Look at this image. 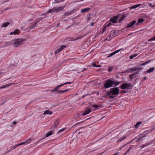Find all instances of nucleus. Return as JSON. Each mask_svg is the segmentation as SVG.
<instances>
[{
  "instance_id": "obj_10",
  "label": "nucleus",
  "mask_w": 155,
  "mask_h": 155,
  "mask_svg": "<svg viewBox=\"0 0 155 155\" xmlns=\"http://www.w3.org/2000/svg\"><path fill=\"white\" fill-rule=\"evenodd\" d=\"M142 69V68H141L140 67H138L137 68H130V70L132 72V71H135L137 70H141Z\"/></svg>"
},
{
  "instance_id": "obj_62",
  "label": "nucleus",
  "mask_w": 155,
  "mask_h": 155,
  "mask_svg": "<svg viewBox=\"0 0 155 155\" xmlns=\"http://www.w3.org/2000/svg\"><path fill=\"white\" fill-rule=\"evenodd\" d=\"M147 78V77L146 76L144 77V78H143V79L144 80H145L146 78Z\"/></svg>"
},
{
  "instance_id": "obj_53",
  "label": "nucleus",
  "mask_w": 155,
  "mask_h": 155,
  "mask_svg": "<svg viewBox=\"0 0 155 155\" xmlns=\"http://www.w3.org/2000/svg\"><path fill=\"white\" fill-rule=\"evenodd\" d=\"M7 87V86H2V87H0V88H1V89L4 88H5Z\"/></svg>"
},
{
  "instance_id": "obj_22",
  "label": "nucleus",
  "mask_w": 155,
  "mask_h": 155,
  "mask_svg": "<svg viewBox=\"0 0 155 155\" xmlns=\"http://www.w3.org/2000/svg\"><path fill=\"white\" fill-rule=\"evenodd\" d=\"M59 123V120H56L54 124V127L56 128Z\"/></svg>"
},
{
  "instance_id": "obj_29",
  "label": "nucleus",
  "mask_w": 155,
  "mask_h": 155,
  "mask_svg": "<svg viewBox=\"0 0 155 155\" xmlns=\"http://www.w3.org/2000/svg\"><path fill=\"white\" fill-rule=\"evenodd\" d=\"M125 16L124 15H123V16L121 17L120 19L119 20V22H121L123 19L125 18Z\"/></svg>"
},
{
  "instance_id": "obj_2",
  "label": "nucleus",
  "mask_w": 155,
  "mask_h": 155,
  "mask_svg": "<svg viewBox=\"0 0 155 155\" xmlns=\"http://www.w3.org/2000/svg\"><path fill=\"white\" fill-rule=\"evenodd\" d=\"M99 106V105H97L96 104L93 105L91 106H88L85 109L84 111L82 113V116H84L90 113L92 110V107H94L95 108H96L98 107Z\"/></svg>"
},
{
  "instance_id": "obj_18",
  "label": "nucleus",
  "mask_w": 155,
  "mask_h": 155,
  "mask_svg": "<svg viewBox=\"0 0 155 155\" xmlns=\"http://www.w3.org/2000/svg\"><path fill=\"white\" fill-rule=\"evenodd\" d=\"M54 131L53 130H51V131L48 132L46 135V137H48L50 136L52 134Z\"/></svg>"
},
{
  "instance_id": "obj_27",
  "label": "nucleus",
  "mask_w": 155,
  "mask_h": 155,
  "mask_svg": "<svg viewBox=\"0 0 155 155\" xmlns=\"http://www.w3.org/2000/svg\"><path fill=\"white\" fill-rule=\"evenodd\" d=\"M37 22H35L34 23H32L31 25L30 28H34L36 26L37 24Z\"/></svg>"
},
{
  "instance_id": "obj_52",
  "label": "nucleus",
  "mask_w": 155,
  "mask_h": 155,
  "mask_svg": "<svg viewBox=\"0 0 155 155\" xmlns=\"http://www.w3.org/2000/svg\"><path fill=\"white\" fill-rule=\"evenodd\" d=\"M132 55L134 57H136V56H137V54H134L133 55Z\"/></svg>"
},
{
  "instance_id": "obj_33",
  "label": "nucleus",
  "mask_w": 155,
  "mask_h": 155,
  "mask_svg": "<svg viewBox=\"0 0 155 155\" xmlns=\"http://www.w3.org/2000/svg\"><path fill=\"white\" fill-rule=\"evenodd\" d=\"M54 12H53V8L52 9H49L47 12V13H49Z\"/></svg>"
},
{
  "instance_id": "obj_47",
  "label": "nucleus",
  "mask_w": 155,
  "mask_h": 155,
  "mask_svg": "<svg viewBox=\"0 0 155 155\" xmlns=\"http://www.w3.org/2000/svg\"><path fill=\"white\" fill-rule=\"evenodd\" d=\"M80 38V37H78V38H75L73 40H71V41H75V40H77L78 39H79Z\"/></svg>"
},
{
  "instance_id": "obj_6",
  "label": "nucleus",
  "mask_w": 155,
  "mask_h": 155,
  "mask_svg": "<svg viewBox=\"0 0 155 155\" xmlns=\"http://www.w3.org/2000/svg\"><path fill=\"white\" fill-rule=\"evenodd\" d=\"M71 82H66V83H65L64 84H61L60 85H59L58 86H57L54 89H53V90H52L51 91V92H53V91H55L57 90H58V89H59V88L61 87H62V86L64 85H65V84H71Z\"/></svg>"
},
{
  "instance_id": "obj_15",
  "label": "nucleus",
  "mask_w": 155,
  "mask_h": 155,
  "mask_svg": "<svg viewBox=\"0 0 155 155\" xmlns=\"http://www.w3.org/2000/svg\"><path fill=\"white\" fill-rule=\"evenodd\" d=\"M154 67L151 68L147 71V72L148 73H151L154 71Z\"/></svg>"
},
{
  "instance_id": "obj_19",
  "label": "nucleus",
  "mask_w": 155,
  "mask_h": 155,
  "mask_svg": "<svg viewBox=\"0 0 155 155\" xmlns=\"http://www.w3.org/2000/svg\"><path fill=\"white\" fill-rule=\"evenodd\" d=\"M145 20L143 18H140L138 19V22L136 24L137 25H139V24L140 23H141Z\"/></svg>"
},
{
  "instance_id": "obj_50",
  "label": "nucleus",
  "mask_w": 155,
  "mask_h": 155,
  "mask_svg": "<svg viewBox=\"0 0 155 155\" xmlns=\"http://www.w3.org/2000/svg\"><path fill=\"white\" fill-rule=\"evenodd\" d=\"M130 68L128 69L126 71H125V72H129L130 71Z\"/></svg>"
},
{
  "instance_id": "obj_41",
  "label": "nucleus",
  "mask_w": 155,
  "mask_h": 155,
  "mask_svg": "<svg viewBox=\"0 0 155 155\" xmlns=\"http://www.w3.org/2000/svg\"><path fill=\"white\" fill-rule=\"evenodd\" d=\"M149 6H150L151 8H153L155 7V5L153 4H150Z\"/></svg>"
},
{
  "instance_id": "obj_8",
  "label": "nucleus",
  "mask_w": 155,
  "mask_h": 155,
  "mask_svg": "<svg viewBox=\"0 0 155 155\" xmlns=\"http://www.w3.org/2000/svg\"><path fill=\"white\" fill-rule=\"evenodd\" d=\"M119 17V15L117 16H114L110 18V21L112 22L113 23H116V21Z\"/></svg>"
},
{
  "instance_id": "obj_59",
  "label": "nucleus",
  "mask_w": 155,
  "mask_h": 155,
  "mask_svg": "<svg viewBox=\"0 0 155 155\" xmlns=\"http://www.w3.org/2000/svg\"><path fill=\"white\" fill-rule=\"evenodd\" d=\"M155 129V127H153L151 130V131H152V130H154Z\"/></svg>"
},
{
  "instance_id": "obj_24",
  "label": "nucleus",
  "mask_w": 155,
  "mask_h": 155,
  "mask_svg": "<svg viewBox=\"0 0 155 155\" xmlns=\"http://www.w3.org/2000/svg\"><path fill=\"white\" fill-rule=\"evenodd\" d=\"M141 124V122H137L136 124L134 125V127L136 128H137L139 127V125Z\"/></svg>"
},
{
  "instance_id": "obj_36",
  "label": "nucleus",
  "mask_w": 155,
  "mask_h": 155,
  "mask_svg": "<svg viewBox=\"0 0 155 155\" xmlns=\"http://www.w3.org/2000/svg\"><path fill=\"white\" fill-rule=\"evenodd\" d=\"M65 128H62V129H61L58 132V134H59V133H60L61 132H62L64 130H65Z\"/></svg>"
},
{
  "instance_id": "obj_20",
  "label": "nucleus",
  "mask_w": 155,
  "mask_h": 155,
  "mask_svg": "<svg viewBox=\"0 0 155 155\" xmlns=\"http://www.w3.org/2000/svg\"><path fill=\"white\" fill-rule=\"evenodd\" d=\"M112 85H114L115 86H118L120 84V83L119 81H113Z\"/></svg>"
},
{
  "instance_id": "obj_3",
  "label": "nucleus",
  "mask_w": 155,
  "mask_h": 155,
  "mask_svg": "<svg viewBox=\"0 0 155 155\" xmlns=\"http://www.w3.org/2000/svg\"><path fill=\"white\" fill-rule=\"evenodd\" d=\"M25 41L24 39L18 38L12 41V44L13 46L15 47L19 46L22 43V42Z\"/></svg>"
},
{
  "instance_id": "obj_28",
  "label": "nucleus",
  "mask_w": 155,
  "mask_h": 155,
  "mask_svg": "<svg viewBox=\"0 0 155 155\" xmlns=\"http://www.w3.org/2000/svg\"><path fill=\"white\" fill-rule=\"evenodd\" d=\"M28 142H29L28 140H26V142H22L21 143H20L19 144H18V146H20V145L24 144L27 143H28Z\"/></svg>"
},
{
  "instance_id": "obj_58",
  "label": "nucleus",
  "mask_w": 155,
  "mask_h": 155,
  "mask_svg": "<svg viewBox=\"0 0 155 155\" xmlns=\"http://www.w3.org/2000/svg\"><path fill=\"white\" fill-rule=\"evenodd\" d=\"M12 123H13V124H14V125H15L16 124V122H15V121H13L12 122Z\"/></svg>"
},
{
  "instance_id": "obj_14",
  "label": "nucleus",
  "mask_w": 155,
  "mask_h": 155,
  "mask_svg": "<svg viewBox=\"0 0 155 155\" xmlns=\"http://www.w3.org/2000/svg\"><path fill=\"white\" fill-rule=\"evenodd\" d=\"M52 114V113L51 111L47 110L45 111L43 114H48V115H51Z\"/></svg>"
},
{
  "instance_id": "obj_60",
  "label": "nucleus",
  "mask_w": 155,
  "mask_h": 155,
  "mask_svg": "<svg viewBox=\"0 0 155 155\" xmlns=\"http://www.w3.org/2000/svg\"><path fill=\"white\" fill-rule=\"evenodd\" d=\"M94 22L92 23H91V26H93V25H94Z\"/></svg>"
},
{
  "instance_id": "obj_55",
  "label": "nucleus",
  "mask_w": 155,
  "mask_h": 155,
  "mask_svg": "<svg viewBox=\"0 0 155 155\" xmlns=\"http://www.w3.org/2000/svg\"><path fill=\"white\" fill-rule=\"evenodd\" d=\"M139 73V72L138 71L137 72H136L134 73V74H135V75L136 74H137Z\"/></svg>"
},
{
  "instance_id": "obj_42",
  "label": "nucleus",
  "mask_w": 155,
  "mask_h": 155,
  "mask_svg": "<svg viewBox=\"0 0 155 155\" xmlns=\"http://www.w3.org/2000/svg\"><path fill=\"white\" fill-rule=\"evenodd\" d=\"M19 31V30L18 29H16L14 31V32L15 33V35L18 34V32Z\"/></svg>"
},
{
  "instance_id": "obj_40",
  "label": "nucleus",
  "mask_w": 155,
  "mask_h": 155,
  "mask_svg": "<svg viewBox=\"0 0 155 155\" xmlns=\"http://www.w3.org/2000/svg\"><path fill=\"white\" fill-rule=\"evenodd\" d=\"M114 95H110L109 97V99H111V98H114L115 97Z\"/></svg>"
},
{
  "instance_id": "obj_17",
  "label": "nucleus",
  "mask_w": 155,
  "mask_h": 155,
  "mask_svg": "<svg viewBox=\"0 0 155 155\" xmlns=\"http://www.w3.org/2000/svg\"><path fill=\"white\" fill-rule=\"evenodd\" d=\"M18 146V145H15L14 146H12L10 148L11 150H8L6 152V153H7L9 152H10V151H11L12 150H13L14 149H15V148H16Z\"/></svg>"
},
{
  "instance_id": "obj_4",
  "label": "nucleus",
  "mask_w": 155,
  "mask_h": 155,
  "mask_svg": "<svg viewBox=\"0 0 155 155\" xmlns=\"http://www.w3.org/2000/svg\"><path fill=\"white\" fill-rule=\"evenodd\" d=\"M120 87L121 89H130L133 87V86L132 84L130 83H124L120 85Z\"/></svg>"
},
{
  "instance_id": "obj_45",
  "label": "nucleus",
  "mask_w": 155,
  "mask_h": 155,
  "mask_svg": "<svg viewBox=\"0 0 155 155\" xmlns=\"http://www.w3.org/2000/svg\"><path fill=\"white\" fill-rule=\"evenodd\" d=\"M133 147H130L128 149V150H127V151H129L133 149Z\"/></svg>"
},
{
  "instance_id": "obj_43",
  "label": "nucleus",
  "mask_w": 155,
  "mask_h": 155,
  "mask_svg": "<svg viewBox=\"0 0 155 155\" xmlns=\"http://www.w3.org/2000/svg\"><path fill=\"white\" fill-rule=\"evenodd\" d=\"M121 50V49H120L119 50H117V51H114V54H115L117 53L118 52Z\"/></svg>"
},
{
  "instance_id": "obj_63",
  "label": "nucleus",
  "mask_w": 155,
  "mask_h": 155,
  "mask_svg": "<svg viewBox=\"0 0 155 155\" xmlns=\"http://www.w3.org/2000/svg\"><path fill=\"white\" fill-rule=\"evenodd\" d=\"M87 70V69L86 68H85V69H84L83 70L81 71L82 72H83L85 71L86 70Z\"/></svg>"
},
{
  "instance_id": "obj_35",
  "label": "nucleus",
  "mask_w": 155,
  "mask_h": 155,
  "mask_svg": "<svg viewBox=\"0 0 155 155\" xmlns=\"http://www.w3.org/2000/svg\"><path fill=\"white\" fill-rule=\"evenodd\" d=\"M107 27V26L106 25H105V26H104L102 30L103 33L106 30Z\"/></svg>"
},
{
  "instance_id": "obj_34",
  "label": "nucleus",
  "mask_w": 155,
  "mask_h": 155,
  "mask_svg": "<svg viewBox=\"0 0 155 155\" xmlns=\"http://www.w3.org/2000/svg\"><path fill=\"white\" fill-rule=\"evenodd\" d=\"M60 50L58 48L56 50L55 52V54H56L58 53L59 52H60Z\"/></svg>"
},
{
  "instance_id": "obj_39",
  "label": "nucleus",
  "mask_w": 155,
  "mask_h": 155,
  "mask_svg": "<svg viewBox=\"0 0 155 155\" xmlns=\"http://www.w3.org/2000/svg\"><path fill=\"white\" fill-rule=\"evenodd\" d=\"M113 33L114 35H117L118 34V32L116 31H113Z\"/></svg>"
},
{
  "instance_id": "obj_16",
  "label": "nucleus",
  "mask_w": 155,
  "mask_h": 155,
  "mask_svg": "<svg viewBox=\"0 0 155 155\" xmlns=\"http://www.w3.org/2000/svg\"><path fill=\"white\" fill-rule=\"evenodd\" d=\"M141 5V4H138L136 5H134L132 6L131 7H130V9H135L137 8V7L140 6Z\"/></svg>"
},
{
  "instance_id": "obj_30",
  "label": "nucleus",
  "mask_w": 155,
  "mask_h": 155,
  "mask_svg": "<svg viewBox=\"0 0 155 155\" xmlns=\"http://www.w3.org/2000/svg\"><path fill=\"white\" fill-rule=\"evenodd\" d=\"M135 74H134L130 75L129 77L130 79L132 80L133 78H135Z\"/></svg>"
},
{
  "instance_id": "obj_51",
  "label": "nucleus",
  "mask_w": 155,
  "mask_h": 155,
  "mask_svg": "<svg viewBox=\"0 0 155 155\" xmlns=\"http://www.w3.org/2000/svg\"><path fill=\"white\" fill-rule=\"evenodd\" d=\"M15 35V33L14 32V31L11 32L10 33V35Z\"/></svg>"
},
{
  "instance_id": "obj_7",
  "label": "nucleus",
  "mask_w": 155,
  "mask_h": 155,
  "mask_svg": "<svg viewBox=\"0 0 155 155\" xmlns=\"http://www.w3.org/2000/svg\"><path fill=\"white\" fill-rule=\"evenodd\" d=\"M64 7L61 6L58 7L57 8H53L54 12L57 13L61 11L63 8Z\"/></svg>"
},
{
  "instance_id": "obj_48",
  "label": "nucleus",
  "mask_w": 155,
  "mask_h": 155,
  "mask_svg": "<svg viewBox=\"0 0 155 155\" xmlns=\"http://www.w3.org/2000/svg\"><path fill=\"white\" fill-rule=\"evenodd\" d=\"M91 65H92V66H94V67H95V66H96V64H95V63H92L91 64Z\"/></svg>"
},
{
  "instance_id": "obj_64",
  "label": "nucleus",
  "mask_w": 155,
  "mask_h": 155,
  "mask_svg": "<svg viewBox=\"0 0 155 155\" xmlns=\"http://www.w3.org/2000/svg\"><path fill=\"white\" fill-rule=\"evenodd\" d=\"M129 151H127V150L126 151V153H125L124 154V155H125Z\"/></svg>"
},
{
  "instance_id": "obj_21",
  "label": "nucleus",
  "mask_w": 155,
  "mask_h": 155,
  "mask_svg": "<svg viewBox=\"0 0 155 155\" xmlns=\"http://www.w3.org/2000/svg\"><path fill=\"white\" fill-rule=\"evenodd\" d=\"M141 134L140 135V137L139 138H138L136 141V142H137L143 138L144 137H146V135H144V136L141 137Z\"/></svg>"
},
{
  "instance_id": "obj_26",
  "label": "nucleus",
  "mask_w": 155,
  "mask_h": 155,
  "mask_svg": "<svg viewBox=\"0 0 155 155\" xmlns=\"http://www.w3.org/2000/svg\"><path fill=\"white\" fill-rule=\"evenodd\" d=\"M69 90H62V91H57V93H64V92H66L68 91H69Z\"/></svg>"
},
{
  "instance_id": "obj_25",
  "label": "nucleus",
  "mask_w": 155,
  "mask_h": 155,
  "mask_svg": "<svg viewBox=\"0 0 155 155\" xmlns=\"http://www.w3.org/2000/svg\"><path fill=\"white\" fill-rule=\"evenodd\" d=\"M151 61H152V60H149L147 62H145L144 63L141 64V65L142 66L145 65H146V64H148V63H149L150 62H151Z\"/></svg>"
},
{
  "instance_id": "obj_56",
  "label": "nucleus",
  "mask_w": 155,
  "mask_h": 155,
  "mask_svg": "<svg viewBox=\"0 0 155 155\" xmlns=\"http://www.w3.org/2000/svg\"><path fill=\"white\" fill-rule=\"evenodd\" d=\"M101 66L100 65H96L95 66L96 67H101Z\"/></svg>"
},
{
  "instance_id": "obj_54",
  "label": "nucleus",
  "mask_w": 155,
  "mask_h": 155,
  "mask_svg": "<svg viewBox=\"0 0 155 155\" xmlns=\"http://www.w3.org/2000/svg\"><path fill=\"white\" fill-rule=\"evenodd\" d=\"M55 1L56 3H59L60 2V1H58V0H55Z\"/></svg>"
},
{
  "instance_id": "obj_44",
  "label": "nucleus",
  "mask_w": 155,
  "mask_h": 155,
  "mask_svg": "<svg viewBox=\"0 0 155 155\" xmlns=\"http://www.w3.org/2000/svg\"><path fill=\"white\" fill-rule=\"evenodd\" d=\"M112 69H113V68L111 67H110L108 69V71L110 72L111 71H112Z\"/></svg>"
},
{
  "instance_id": "obj_23",
  "label": "nucleus",
  "mask_w": 155,
  "mask_h": 155,
  "mask_svg": "<svg viewBox=\"0 0 155 155\" xmlns=\"http://www.w3.org/2000/svg\"><path fill=\"white\" fill-rule=\"evenodd\" d=\"M66 47V46L65 45H63L61 46L59 48H58L61 51H62Z\"/></svg>"
},
{
  "instance_id": "obj_49",
  "label": "nucleus",
  "mask_w": 155,
  "mask_h": 155,
  "mask_svg": "<svg viewBox=\"0 0 155 155\" xmlns=\"http://www.w3.org/2000/svg\"><path fill=\"white\" fill-rule=\"evenodd\" d=\"M134 57L132 55H131L130 56V59H132L134 58Z\"/></svg>"
},
{
  "instance_id": "obj_13",
  "label": "nucleus",
  "mask_w": 155,
  "mask_h": 155,
  "mask_svg": "<svg viewBox=\"0 0 155 155\" xmlns=\"http://www.w3.org/2000/svg\"><path fill=\"white\" fill-rule=\"evenodd\" d=\"M90 10V9L89 8H87L84 9H82L81 10V13H83L86 12H88Z\"/></svg>"
},
{
  "instance_id": "obj_5",
  "label": "nucleus",
  "mask_w": 155,
  "mask_h": 155,
  "mask_svg": "<svg viewBox=\"0 0 155 155\" xmlns=\"http://www.w3.org/2000/svg\"><path fill=\"white\" fill-rule=\"evenodd\" d=\"M112 82L113 81L108 79L105 82L104 85V87L106 89L111 87L112 86Z\"/></svg>"
},
{
  "instance_id": "obj_61",
  "label": "nucleus",
  "mask_w": 155,
  "mask_h": 155,
  "mask_svg": "<svg viewBox=\"0 0 155 155\" xmlns=\"http://www.w3.org/2000/svg\"><path fill=\"white\" fill-rule=\"evenodd\" d=\"M118 154V153H116L114 154L113 155H117Z\"/></svg>"
},
{
  "instance_id": "obj_37",
  "label": "nucleus",
  "mask_w": 155,
  "mask_h": 155,
  "mask_svg": "<svg viewBox=\"0 0 155 155\" xmlns=\"http://www.w3.org/2000/svg\"><path fill=\"white\" fill-rule=\"evenodd\" d=\"M114 54V52H112V53H111V54H109V55L107 57V58H109V57H110L112 56Z\"/></svg>"
},
{
  "instance_id": "obj_57",
  "label": "nucleus",
  "mask_w": 155,
  "mask_h": 155,
  "mask_svg": "<svg viewBox=\"0 0 155 155\" xmlns=\"http://www.w3.org/2000/svg\"><path fill=\"white\" fill-rule=\"evenodd\" d=\"M80 116V115L79 114H78L77 115V117L78 118Z\"/></svg>"
},
{
  "instance_id": "obj_38",
  "label": "nucleus",
  "mask_w": 155,
  "mask_h": 155,
  "mask_svg": "<svg viewBox=\"0 0 155 155\" xmlns=\"http://www.w3.org/2000/svg\"><path fill=\"white\" fill-rule=\"evenodd\" d=\"M126 137L125 136L122 139H119L117 141V142H120L121 141H122V140H123L125 138H126Z\"/></svg>"
},
{
  "instance_id": "obj_31",
  "label": "nucleus",
  "mask_w": 155,
  "mask_h": 155,
  "mask_svg": "<svg viewBox=\"0 0 155 155\" xmlns=\"http://www.w3.org/2000/svg\"><path fill=\"white\" fill-rule=\"evenodd\" d=\"M111 39V36H108L104 40V41H105L106 40H108V41H110Z\"/></svg>"
},
{
  "instance_id": "obj_9",
  "label": "nucleus",
  "mask_w": 155,
  "mask_h": 155,
  "mask_svg": "<svg viewBox=\"0 0 155 155\" xmlns=\"http://www.w3.org/2000/svg\"><path fill=\"white\" fill-rule=\"evenodd\" d=\"M137 21L136 20H134L130 23L128 24L127 26V28H130L132 27L133 25L136 23Z\"/></svg>"
},
{
  "instance_id": "obj_32",
  "label": "nucleus",
  "mask_w": 155,
  "mask_h": 155,
  "mask_svg": "<svg viewBox=\"0 0 155 155\" xmlns=\"http://www.w3.org/2000/svg\"><path fill=\"white\" fill-rule=\"evenodd\" d=\"M150 144V143H147V144H144L143 145H142L140 147H142V148H143L149 145Z\"/></svg>"
},
{
  "instance_id": "obj_12",
  "label": "nucleus",
  "mask_w": 155,
  "mask_h": 155,
  "mask_svg": "<svg viewBox=\"0 0 155 155\" xmlns=\"http://www.w3.org/2000/svg\"><path fill=\"white\" fill-rule=\"evenodd\" d=\"M12 41H10L5 42L4 47L8 46H9V45L12 44Z\"/></svg>"
},
{
  "instance_id": "obj_11",
  "label": "nucleus",
  "mask_w": 155,
  "mask_h": 155,
  "mask_svg": "<svg viewBox=\"0 0 155 155\" xmlns=\"http://www.w3.org/2000/svg\"><path fill=\"white\" fill-rule=\"evenodd\" d=\"M9 22H8L5 23H4L1 24V28L6 27H7L8 25H9Z\"/></svg>"
},
{
  "instance_id": "obj_1",
  "label": "nucleus",
  "mask_w": 155,
  "mask_h": 155,
  "mask_svg": "<svg viewBox=\"0 0 155 155\" xmlns=\"http://www.w3.org/2000/svg\"><path fill=\"white\" fill-rule=\"evenodd\" d=\"M119 92V89L117 87H115L110 89L109 91L107 92L106 95L109 96L110 95H117Z\"/></svg>"
},
{
  "instance_id": "obj_46",
  "label": "nucleus",
  "mask_w": 155,
  "mask_h": 155,
  "mask_svg": "<svg viewBox=\"0 0 155 155\" xmlns=\"http://www.w3.org/2000/svg\"><path fill=\"white\" fill-rule=\"evenodd\" d=\"M112 25V23L111 22L108 23L107 25H106L107 27H108L110 26V25Z\"/></svg>"
}]
</instances>
